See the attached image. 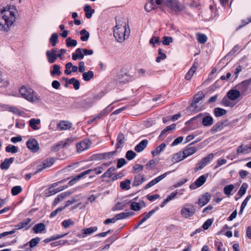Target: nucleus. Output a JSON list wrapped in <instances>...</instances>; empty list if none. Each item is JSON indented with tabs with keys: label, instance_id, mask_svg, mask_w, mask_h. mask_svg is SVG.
Returning a JSON list of instances; mask_svg holds the SVG:
<instances>
[{
	"label": "nucleus",
	"instance_id": "33",
	"mask_svg": "<svg viewBox=\"0 0 251 251\" xmlns=\"http://www.w3.org/2000/svg\"><path fill=\"white\" fill-rule=\"evenodd\" d=\"M133 212H122L115 216L116 220H122L134 215Z\"/></svg>",
	"mask_w": 251,
	"mask_h": 251
},
{
	"label": "nucleus",
	"instance_id": "24",
	"mask_svg": "<svg viewBox=\"0 0 251 251\" xmlns=\"http://www.w3.org/2000/svg\"><path fill=\"white\" fill-rule=\"evenodd\" d=\"M83 58V49L78 48L75 50V52L72 54V59L74 60H76L77 59L81 60Z\"/></svg>",
	"mask_w": 251,
	"mask_h": 251
},
{
	"label": "nucleus",
	"instance_id": "44",
	"mask_svg": "<svg viewBox=\"0 0 251 251\" xmlns=\"http://www.w3.org/2000/svg\"><path fill=\"white\" fill-rule=\"evenodd\" d=\"M84 10L85 12V15L87 18H90L92 17V14L94 11V10L91 8V6L88 4L85 5Z\"/></svg>",
	"mask_w": 251,
	"mask_h": 251
},
{
	"label": "nucleus",
	"instance_id": "40",
	"mask_svg": "<svg viewBox=\"0 0 251 251\" xmlns=\"http://www.w3.org/2000/svg\"><path fill=\"white\" fill-rule=\"evenodd\" d=\"M40 239L39 237H36L35 238H33L28 243L25 244L24 245V247H25L28 244H29L30 249L34 248L38 244V243L40 241ZM22 248H23V247H22Z\"/></svg>",
	"mask_w": 251,
	"mask_h": 251
},
{
	"label": "nucleus",
	"instance_id": "56",
	"mask_svg": "<svg viewBox=\"0 0 251 251\" xmlns=\"http://www.w3.org/2000/svg\"><path fill=\"white\" fill-rule=\"evenodd\" d=\"M215 248L218 251H226L225 249L223 248V244L219 240H215L214 242Z\"/></svg>",
	"mask_w": 251,
	"mask_h": 251
},
{
	"label": "nucleus",
	"instance_id": "37",
	"mask_svg": "<svg viewBox=\"0 0 251 251\" xmlns=\"http://www.w3.org/2000/svg\"><path fill=\"white\" fill-rule=\"evenodd\" d=\"M45 230V225L43 223L36 224L33 227V230L35 233L42 232Z\"/></svg>",
	"mask_w": 251,
	"mask_h": 251
},
{
	"label": "nucleus",
	"instance_id": "9",
	"mask_svg": "<svg viewBox=\"0 0 251 251\" xmlns=\"http://www.w3.org/2000/svg\"><path fill=\"white\" fill-rule=\"evenodd\" d=\"M208 177V174H204L200 176L196 179L194 184H192L190 186L191 189H196L202 186L206 181V178Z\"/></svg>",
	"mask_w": 251,
	"mask_h": 251
},
{
	"label": "nucleus",
	"instance_id": "30",
	"mask_svg": "<svg viewBox=\"0 0 251 251\" xmlns=\"http://www.w3.org/2000/svg\"><path fill=\"white\" fill-rule=\"evenodd\" d=\"M70 193L69 192H64L61 193L57 197L54 199L53 201V205H56L60 201H62L65 198L69 196Z\"/></svg>",
	"mask_w": 251,
	"mask_h": 251
},
{
	"label": "nucleus",
	"instance_id": "41",
	"mask_svg": "<svg viewBox=\"0 0 251 251\" xmlns=\"http://www.w3.org/2000/svg\"><path fill=\"white\" fill-rule=\"evenodd\" d=\"M81 35L80 39L82 41L85 42L88 40L89 38V33L85 29H82L80 31Z\"/></svg>",
	"mask_w": 251,
	"mask_h": 251
},
{
	"label": "nucleus",
	"instance_id": "25",
	"mask_svg": "<svg viewBox=\"0 0 251 251\" xmlns=\"http://www.w3.org/2000/svg\"><path fill=\"white\" fill-rule=\"evenodd\" d=\"M148 144V140H143L135 147L134 150L137 152H140L142 151L147 147Z\"/></svg>",
	"mask_w": 251,
	"mask_h": 251
},
{
	"label": "nucleus",
	"instance_id": "10",
	"mask_svg": "<svg viewBox=\"0 0 251 251\" xmlns=\"http://www.w3.org/2000/svg\"><path fill=\"white\" fill-rule=\"evenodd\" d=\"M170 173H171V171H169L154 178L150 182H149L146 185V186L144 187V189H148L149 188L155 185L156 184L160 182L161 180H162L163 178H164L168 174Z\"/></svg>",
	"mask_w": 251,
	"mask_h": 251
},
{
	"label": "nucleus",
	"instance_id": "16",
	"mask_svg": "<svg viewBox=\"0 0 251 251\" xmlns=\"http://www.w3.org/2000/svg\"><path fill=\"white\" fill-rule=\"evenodd\" d=\"M158 209H159L158 207H156L155 208L151 210L149 212L147 213L145 215V216L136 225H135L134 226V228H137L140 225H141L147 219L150 218Z\"/></svg>",
	"mask_w": 251,
	"mask_h": 251
},
{
	"label": "nucleus",
	"instance_id": "4",
	"mask_svg": "<svg viewBox=\"0 0 251 251\" xmlns=\"http://www.w3.org/2000/svg\"><path fill=\"white\" fill-rule=\"evenodd\" d=\"M19 92L22 97L30 102L38 103L42 101L41 96L30 87L23 86Z\"/></svg>",
	"mask_w": 251,
	"mask_h": 251
},
{
	"label": "nucleus",
	"instance_id": "6",
	"mask_svg": "<svg viewBox=\"0 0 251 251\" xmlns=\"http://www.w3.org/2000/svg\"><path fill=\"white\" fill-rule=\"evenodd\" d=\"M214 156V154L210 153L206 157L203 158L201 161L199 162L197 164V166L195 168V172H197L198 171L201 170L206 165L210 163V162L213 160Z\"/></svg>",
	"mask_w": 251,
	"mask_h": 251
},
{
	"label": "nucleus",
	"instance_id": "27",
	"mask_svg": "<svg viewBox=\"0 0 251 251\" xmlns=\"http://www.w3.org/2000/svg\"><path fill=\"white\" fill-rule=\"evenodd\" d=\"M14 161V158L12 157L9 158H6L3 162L0 165V168L1 170H7L10 165Z\"/></svg>",
	"mask_w": 251,
	"mask_h": 251
},
{
	"label": "nucleus",
	"instance_id": "39",
	"mask_svg": "<svg viewBox=\"0 0 251 251\" xmlns=\"http://www.w3.org/2000/svg\"><path fill=\"white\" fill-rule=\"evenodd\" d=\"M184 158H185V156H184L183 152H179L174 155L172 158V161L174 162H178Z\"/></svg>",
	"mask_w": 251,
	"mask_h": 251
},
{
	"label": "nucleus",
	"instance_id": "60",
	"mask_svg": "<svg viewBox=\"0 0 251 251\" xmlns=\"http://www.w3.org/2000/svg\"><path fill=\"white\" fill-rule=\"evenodd\" d=\"M22 191V188L20 186H14L11 190V193L13 196H16Z\"/></svg>",
	"mask_w": 251,
	"mask_h": 251
},
{
	"label": "nucleus",
	"instance_id": "11",
	"mask_svg": "<svg viewBox=\"0 0 251 251\" xmlns=\"http://www.w3.org/2000/svg\"><path fill=\"white\" fill-rule=\"evenodd\" d=\"M92 171H93L92 170L89 169V170L85 171L82 172L81 173H80V174L72 177V179L68 182V184L70 186H72V185H74L79 180H80L81 178H83L86 175L90 174Z\"/></svg>",
	"mask_w": 251,
	"mask_h": 251
},
{
	"label": "nucleus",
	"instance_id": "61",
	"mask_svg": "<svg viewBox=\"0 0 251 251\" xmlns=\"http://www.w3.org/2000/svg\"><path fill=\"white\" fill-rule=\"evenodd\" d=\"M79 198L78 196H75V197H73L72 198H71V199H70V200H68L66 202V204L65 206L64 207V208H65L66 207H67V206L70 205L71 204H72L75 203V202L79 201Z\"/></svg>",
	"mask_w": 251,
	"mask_h": 251
},
{
	"label": "nucleus",
	"instance_id": "34",
	"mask_svg": "<svg viewBox=\"0 0 251 251\" xmlns=\"http://www.w3.org/2000/svg\"><path fill=\"white\" fill-rule=\"evenodd\" d=\"M66 83L73 84L75 90H78L79 89L80 82L79 80L75 78H72L71 79H66Z\"/></svg>",
	"mask_w": 251,
	"mask_h": 251
},
{
	"label": "nucleus",
	"instance_id": "12",
	"mask_svg": "<svg viewBox=\"0 0 251 251\" xmlns=\"http://www.w3.org/2000/svg\"><path fill=\"white\" fill-rule=\"evenodd\" d=\"M46 54L50 63H54L57 58V49H52L50 50H48L46 51Z\"/></svg>",
	"mask_w": 251,
	"mask_h": 251
},
{
	"label": "nucleus",
	"instance_id": "21",
	"mask_svg": "<svg viewBox=\"0 0 251 251\" xmlns=\"http://www.w3.org/2000/svg\"><path fill=\"white\" fill-rule=\"evenodd\" d=\"M251 152V145H242L237 149V154H247Z\"/></svg>",
	"mask_w": 251,
	"mask_h": 251
},
{
	"label": "nucleus",
	"instance_id": "64",
	"mask_svg": "<svg viewBox=\"0 0 251 251\" xmlns=\"http://www.w3.org/2000/svg\"><path fill=\"white\" fill-rule=\"evenodd\" d=\"M83 230L85 237L92 234L94 232V228L93 227L84 228Z\"/></svg>",
	"mask_w": 251,
	"mask_h": 251
},
{
	"label": "nucleus",
	"instance_id": "7",
	"mask_svg": "<svg viewBox=\"0 0 251 251\" xmlns=\"http://www.w3.org/2000/svg\"><path fill=\"white\" fill-rule=\"evenodd\" d=\"M92 144V141L89 139H85L80 142L77 143L76 144L77 152L81 153L82 151L88 150L89 149Z\"/></svg>",
	"mask_w": 251,
	"mask_h": 251
},
{
	"label": "nucleus",
	"instance_id": "46",
	"mask_svg": "<svg viewBox=\"0 0 251 251\" xmlns=\"http://www.w3.org/2000/svg\"><path fill=\"white\" fill-rule=\"evenodd\" d=\"M5 151L7 152L15 153L19 151V148L15 146L9 145L5 148Z\"/></svg>",
	"mask_w": 251,
	"mask_h": 251
},
{
	"label": "nucleus",
	"instance_id": "1",
	"mask_svg": "<svg viewBox=\"0 0 251 251\" xmlns=\"http://www.w3.org/2000/svg\"><path fill=\"white\" fill-rule=\"evenodd\" d=\"M18 11L15 6L0 9V31L8 32L15 22Z\"/></svg>",
	"mask_w": 251,
	"mask_h": 251
},
{
	"label": "nucleus",
	"instance_id": "14",
	"mask_svg": "<svg viewBox=\"0 0 251 251\" xmlns=\"http://www.w3.org/2000/svg\"><path fill=\"white\" fill-rule=\"evenodd\" d=\"M204 97V95L202 92H199L198 94H197L194 97L193 100L191 104V107H194L195 110L196 111H200L201 110V108H198L196 104L203 98Z\"/></svg>",
	"mask_w": 251,
	"mask_h": 251
},
{
	"label": "nucleus",
	"instance_id": "47",
	"mask_svg": "<svg viewBox=\"0 0 251 251\" xmlns=\"http://www.w3.org/2000/svg\"><path fill=\"white\" fill-rule=\"evenodd\" d=\"M226 113V111L224 109L219 107H216L214 109V114L216 117H221Z\"/></svg>",
	"mask_w": 251,
	"mask_h": 251
},
{
	"label": "nucleus",
	"instance_id": "26",
	"mask_svg": "<svg viewBox=\"0 0 251 251\" xmlns=\"http://www.w3.org/2000/svg\"><path fill=\"white\" fill-rule=\"evenodd\" d=\"M240 96V92L237 90H230L227 94L228 99L231 100H235Z\"/></svg>",
	"mask_w": 251,
	"mask_h": 251
},
{
	"label": "nucleus",
	"instance_id": "31",
	"mask_svg": "<svg viewBox=\"0 0 251 251\" xmlns=\"http://www.w3.org/2000/svg\"><path fill=\"white\" fill-rule=\"evenodd\" d=\"M145 204L143 201L141 202H132L130 204V209L134 211L140 210L142 207L144 206Z\"/></svg>",
	"mask_w": 251,
	"mask_h": 251
},
{
	"label": "nucleus",
	"instance_id": "62",
	"mask_svg": "<svg viewBox=\"0 0 251 251\" xmlns=\"http://www.w3.org/2000/svg\"><path fill=\"white\" fill-rule=\"evenodd\" d=\"M136 154L133 151L131 150L128 151L126 154V157L128 160H131L134 158L136 156Z\"/></svg>",
	"mask_w": 251,
	"mask_h": 251
},
{
	"label": "nucleus",
	"instance_id": "43",
	"mask_svg": "<svg viewBox=\"0 0 251 251\" xmlns=\"http://www.w3.org/2000/svg\"><path fill=\"white\" fill-rule=\"evenodd\" d=\"M166 144L165 143L161 144L158 147H157L154 151H151V154L153 155H157L159 154L165 148Z\"/></svg>",
	"mask_w": 251,
	"mask_h": 251
},
{
	"label": "nucleus",
	"instance_id": "3",
	"mask_svg": "<svg viewBox=\"0 0 251 251\" xmlns=\"http://www.w3.org/2000/svg\"><path fill=\"white\" fill-rule=\"evenodd\" d=\"M116 17V25L114 28V36L116 40L120 43L124 42L128 38L130 33V29L127 25L125 19L124 21Z\"/></svg>",
	"mask_w": 251,
	"mask_h": 251
},
{
	"label": "nucleus",
	"instance_id": "28",
	"mask_svg": "<svg viewBox=\"0 0 251 251\" xmlns=\"http://www.w3.org/2000/svg\"><path fill=\"white\" fill-rule=\"evenodd\" d=\"M201 123L204 126H210L213 124V119L210 116L205 115L202 118Z\"/></svg>",
	"mask_w": 251,
	"mask_h": 251
},
{
	"label": "nucleus",
	"instance_id": "42",
	"mask_svg": "<svg viewBox=\"0 0 251 251\" xmlns=\"http://www.w3.org/2000/svg\"><path fill=\"white\" fill-rule=\"evenodd\" d=\"M131 181L129 179H126L125 181H122L120 183V187L123 190H129L130 188V184Z\"/></svg>",
	"mask_w": 251,
	"mask_h": 251
},
{
	"label": "nucleus",
	"instance_id": "50",
	"mask_svg": "<svg viewBox=\"0 0 251 251\" xmlns=\"http://www.w3.org/2000/svg\"><path fill=\"white\" fill-rule=\"evenodd\" d=\"M196 70V67L194 65L192 66L189 71L185 75V79L186 80H189L191 79L192 76H193L194 73L195 72Z\"/></svg>",
	"mask_w": 251,
	"mask_h": 251
},
{
	"label": "nucleus",
	"instance_id": "35",
	"mask_svg": "<svg viewBox=\"0 0 251 251\" xmlns=\"http://www.w3.org/2000/svg\"><path fill=\"white\" fill-rule=\"evenodd\" d=\"M144 180L145 177L144 175H141L139 174L135 176L132 185L133 186H137L142 184Z\"/></svg>",
	"mask_w": 251,
	"mask_h": 251
},
{
	"label": "nucleus",
	"instance_id": "23",
	"mask_svg": "<svg viewBox=\"0 0 251 251\" xmlns=\"http://www.w3.org/2000/svg\"><path fill=\"white\" fill-rule=\"evenodd\" d=\"M58 185V183H53L49 188V191L51 195L55 194L63 190H64L67 188V186H64L60 187H58L55 188V187Z\"/></svg>",
	"mask_w": 251,
	"mask_h": 251
},
{
	"label": "nucleus",
	"instance_id": "49",
	"mask_svg": "<svg viewBox=\"0 0 251 251\" xmlns=\"http://www.w3.org/2000/svg\"><path fill=\"white\" fill-rule=\"evenodd\" d=\"M248 188V185L246 183H243L241 187L240 188L238 192V194L242 197L244 195L246 192V191Z\"/></svg>",
	"mask_w": 251,
	"mask_h": 251
},
{
	"label": "nucleus",
	"instance_id": "54",
	"mask_svg": "<svg viewBox=\"0 0 251 251\" xmlns=\"http://www.w3.org/2000/svg\"><path fill=\"white\" fill-rule=\"evenodd\" d=\"M93 76L94 73L91 71L83 73L82 75L83 79L85 81L90 80L92 78H93Z\"/></svg>",
	"mask_w": 251,
	"mask_h": 251
},
{
	"label": "nucleus",
	"instance_id": "52",
	"mask_svg": "<svg viewBox=\"0 0 251 251\" xmlns=\"http://www.w3.org/2000/svg\"><path fill=\"white\" fill-rule=\"evenodd\" d=\"M75 224V222L73 220L71 219L64 220L62 222V226L65 228H67L70 226H73Z\"/></svg>",
	"mask_w": 251,
	"mask_h": 251
},
{
	"label": "nucleus",
	"instance_id": "29",
	"mask_svg": "<svg viewBox=\"0 0 251 251\" xmlns=\"http://www.w3.org/2000/svg\"><path fill=\"white\" fill-rule=\"evenodd\" d=\"M197 148L195 147H187L183 151V153L185 156V158L190 156L196 152Z\"/></svg>",
	"mask_w": 251,
	"mask_h": 251
},
{
	"label": "nucleus",
	"instance_id": "32",
	"mask_svg": "<svg viewBox=\"0 0 251 251\" xmlns=\"http://www.w3.org/2000/svg\"><path fill=\"white\" fill-rule=\"evenodd\" d=\"M130 79L129 76H128L126 73L124 75H120L117 76V78H116V80L117 83H126Z\"/></svg>",
	"mask_w": 251,
	"mask_h": 251
},
{
	"label": "nucleus",
	"instance_id": "58",
	"mask_svg": "<svg viewBox=\"0 0 251 251\" xmlns=\"http://www.w3.org/2000/svg\"><path fill=\"white\" fill-rule=\"evenodd\" d=\"M58 34L54 33L52 34L51 37L50 38V41L51 43V46L54 47L57 42Z\"/></svg>",
	"mask_w": 251,
	"mask_h": 251
},
{
	"label": "nucleus",
	"instance_id": "38",
	"mask_svg": "<svg viewBox=\"0 0 251 251\" xmlns=\"http://www.w3.org/2000/svg\"><path fill=\"white\" fill-rule=\"evenodd\" d=\"M116 171V169L114 167H111L101 176V177H111Z\"/></svg>",
	"mask_w": 251,
	"mask_h": 251
},
{
	"label": "nucleus",
	"instance_id": "48",
	"mask_svg": "<svg viewBox=\"0 0 251 251\" xmlns=\"http://www.w3.org/2000/svg\"><path fill=\"white\" fill-rule=\"evenodd\" d=\"M176 127V125L175 124H173L169 126H167L165 129H164L163 130H162L159 136V138L160 139H161L162 136L165 134L167 131H169L170 130L175 129Z\"/></svg>",
	"mask_w": 251,
	"mask_h": 251
},
{
	"label": "nucleus",
	"instance_id": "53",
	"mask_svg": "<svg viewBox=\"0 0 251 251\" xmlns=\"http://www.w3.org/2000/svg\"><path fill=\"white\" fill-rule=\"evenodd\" d=\"M50 74L52 76H53L55 75H60L61 72L60 71L59 66L56 64H54L53 66V69L50 71Z\"/></svg>",
	"mask_w": 251,
	"mask_h": 251
},
{
	"label": "nucleus",
	"instance_id": "19",
	"mask_svg": "<svg viewBox=\"0 0 251 251\" xmlns=\"http://www.w3.org/2000/svg\"><path fill=\"white\" fill-rule=\"evenodd\" d=\"M54 162L53 158H49L44 160L40 167L38 169L37 172L42 171L43 169L52 166Z\"/></svg>",
	"mask_w": 251,
	"mask_h": 251
},
{
	"label": "nucleus",
	"instance_id": "13",
	"mask_svg": "<svg viewBox=\"0 0 251 251\" xmlns=\"http://www.w3.org/2000/svg\"><path fill=\"white\" fill-rule=\"evenodd\" d=\"M251 83V78L247 80H245L237 86L238 91L241 92L243 94H245L247 90L248 89L249 85Z\"/></svg>",
	"mask_w": 251,
	"mask_h": 251
},
{
	"label": "nucleus",
	"instance_id": "5",
	"mask_svg": "<svg viewBox=\"0 0 251 251\" xmlns=\"http://www.w3.org/2000/svg\"><path fill=\"white\" fill-rule=\"evenodd\" d=\"M196 209L194 205L191 203H186L182 208L180 214L182 217L187 219L194 215Z\"/></svg>",
	"mask_w": 251,
	"mask_h": 251
},
{
	"label": "nucleus",
	"instance_id": "55",
	"mask_svg": "<svg viewBox=\"0 0 251 251\" xmlns=\"http://www.w3.org/2000/svg\"><path fill=\"white\" fill-rule=\"evenodd\" d=\"M66 46L68 47H75L77 45V41L75 40L72 39L70 37L68 38L66 40Z\"/></svg>",
	"mask_w": 251,
	"mask_h": 251
},
{
	"label": "nucleus",
	"instance_id": "51",
	"mask_svg": "<svg viewBox=\"0 0 251 251\" xmlns=\"http://www.w3.org/2000/svg\"><path fill=\"white\" fill-rule=\"evenodd\" d=\"M64 145L63 144V143L62 141L58 142L57 143L54 144L51 147V150L53 151H57L61 149L64 148Z\"/></svg>",
	"mask_w": 251,
	"mask_h": 251
},
{
	"label": "nucleus",
	"instance_id": "59",
	"mask_svg": "<svg viewBox=\"0 0 251 251\" xmlns=\"http://www.w3.org/2000/svg\"><path fill=\"white\" fill-rule=\"evenodd\" d=\"M75 139L73 137H70L67 138L64 140H62V142L64 145V148L69 146L72 143H73L75 141Z\"/></svg>",
	"mask_w": 251,
	"mask_h": 251
},
{
	"label": "nucleus",
	"instance_id": "8",
	"mask_svg": "<svg viewBox=\"0 0 251 251\" xmlns=\"http://www.w3.org/2000/svg\"><path fill=\"white\" fill-rule=\"evenodd\" d=\"M26 145L27 148L33 152H37L40 149L39 144L35 139L28 140L26 142Z\"/></svg>",
	"mask_w": 251,
	"mask_h": 251
},
{
	"label": "nucleus",
	"instance_id": "17",
	"mask_svg": "<svg viewBox=\"0 0 251 251\" xmlns=\"http://www.w3.org/2000/svg\"><path fill=\"white\" fill-rule=\"evenodd\" d=\"M227 125V121L220 122L214 125L211 129L212 133L221 131Z\"/></svg>",
	"mask_w": 251,
	"mask_h": 251
},
{
	"label": "nucleus",
	"instance_id": "36",
	"mask_svg": "<svg viewBox=\"0 0 251 251\" xmlns=\"http://www.w3.org/2000/svg\"><path fill=\"white\" fill-rule=\"evenodd\" d=\"M125 141V136L122 133H119L117 138V143L116 147L119 149L123 146Z\"/></svg>",
	"mask_w": 251,
	"mask_h": 251
},
{
	"label": "nucleus",
	"instance_id": "15",
	"mask_svg": "<svg viewBox=\"0 0 251 251\" xmlns=\"http://www.w3.org/2000/svg\"><path fill=\"white\" fill-rule=\"evenodd\" d=\"M72 126V123L68 121H61L57 125V128L59 130L70 129Z\"/></svg>",
	"mask_w": 251,
	"mask_h": 251
},
{
	"label": "nucleus",
	"instance_id": "20",
	"mask_svg": "<svg viewBox=\"0 0 251 251\" xmlns=\"http://www.w3.org/2000/svg\"><path fill=\"white\" fill-rule=\"evenodd\" d=\"M40 124L41 120L39 119L32 118L28 122L29 126L35 130L40 129Z\"/></svg>",
	"mask_w": 251,
	"mask_h": 251
},
{
	"label": "nucleus",
	"instance_id": "18",
	"mask_svg": "<svg viewBox=\"0 0 251 251\" xmlns=\"http://www.w3.org/2000/svg\"><path fill=\"white\" fill-rule=\"evenodd\" d=\"M211 195L210 194L206 193L202 195L199 199L198 204L201 206H203L206 204L210 200Z\"/></svg>",
	"mask_w": 251,
	"mask_h": 251
},
{
	"label": "nucleus",
	"instance_id": "2",
	"mask_svg": "<svg viewBox=\"0 0 251 251\" xmlns=\"http://www.w3.org/2000/svg\"><path fill=\"white\" fill-rule=\"evenodd\" d=\"M163 5L169 7L175 11H181L184 8V5L180 4L177 0H150L145 5V9L147 12H150L157 6L161 7Z\"/></svg>",
	"mask_w": 251,
	"mask_h": 251
},
{
	"label": "nucleus",
	"instance_id": "22",
	"mask_svg": "<svg viewBox=\"0 0 251 251\" xmlns=\"http://www.w3.org/2000/svg\"><path fill=\"white\" fill-rule=\"evenodd\" d=\"M4 107L5 110L20 116L23 115L24 113L23 111L21 110L19 108L14 106L5 105Z\"/></svg>",
	"mask_w": 251,
	"mask_h": 251
},
{
	"label": "nucleus",
	"instance_id": "57",
	"mask_svg": "<svg viewBox=\"0 0 251 251\" xmlns=\"http://www.w3.org/2000/svg\"><path fill=\"white\" fill-rule=\"evenodd\" d=\"M234 188V186L233 184L226 185L224 187V192L226 195H229L231 192Z\"/></svg>",
	"mask_w": 251,
	"mask_h": 251
},
{
	"label": "nucleus",
	"instance_id": "63",
	"mask_svg": "<svg viewBox=\"0 0 251 251\" xmlns=\"http://www.w3.org/2000/svg\"><path fill=\"white\" fill-rule=\"evenodd\" d=\"M158 56L156 59V61L158 63L160 62L161 60H164L166 58V55L163 53L162 49H159L158 50Z\"/></svg>",
	"mask_w": 251,
	"mask_h": 251
},
{
	"label": "nucleus",
	"instance_id": "45",
	"mask_svg": "<svg viewBox=\"0 0 251 251\" xmlns=\"http://www.w3.org/2000/svg\"><path fill=\"white\" fill-rule=\"evenodd\" d=\"M197 40L200 44H204L207 40V37L204 34L197 33Z\"/></svg>",
	"mask_w": 251,
	"mask_h": 251
}]
</instances>
